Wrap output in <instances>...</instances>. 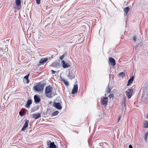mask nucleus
Returning a JSON list of instances; mask_svg holds the SVG:
<instances>
[{
	"instance_id": "f257e3e1",
	"label": "nucleus",
	"mask_w": 148,
	"mask_h": 148,
	"mask_svg": "<svg viewBox=\"0 0 148 148\" xmlns=\"http://www.w3.org/2000/svg\"><path fill=\"white\" fill-rule=\"evenodd\" d=\"M52 87L51 86L46 87L45 89V94L46 97L48 98H51Z\"/></svg>"
},
{
	"instance_id": "f03ea898",
	"label": "nucleus",
	"mask_w": 148,
	"mask_h": 148,
	"mask_svg": "<svg viewBox=\"0 0 148 148\" xmlns=\"http://www.w3.org/2000/svg\"><path fill=\"white\" fill-rule=\"evenodd\" d=\"M43 85L40 82L38 83L36 85L34 86L33 89L36 91L40 92L43 90Z\"/></svg>"
},
{
	"instance_id": "7ed1b4c3",
	"label": "nucleus",
	"mask_w": 148,
	"mask_h": 148,
	"mask_svg": "<svg viewBox=\"0 0 148 148\" xmlns=\"http://www.w3.org/2000/svg\"><path fill=\"white\" fill-rule=\"evenodd\" d=\"M133 91L132 89L129 88L125 92V94L128 99H129L131 98L132 95Z\"/></svg>"
},
{
	"instance_id": "20e7f679",
	"label": "nucleus",
	"mask_w": 148,
	"mask_h": 148,
	"mask_svg": "<svg viewBox=\"0 0 148 148\" xmlns=\"http://www.w3.org/2000/svg\"><path fill=\"white\" fill-rule=\"evenodd\" d=\"M53 106L58 110H61L62 108L61 104L60 102H54L53 104Z\"/></svg>"
},
{
	"instance_id": "39448f33",
	"label": "nucleus",
	"mask_w": 148,
	"mask_h": 148,
	"mask_svg": "<svg viewBox=\"0 0 148 148\" xmlns=\"http://www.w3.org/2000/svg\"><path fill=\"white\" fill-rule=\"evenodd\" d=\"M61 64H62L64 68H67L70 66V64L68 63L65 62L64 60H62L61 62Z\"/></svg>"
},
{
	"instance_id": "423d86ee",
	"label": "nucleus",
	"mask_w": 148,
	"mask_h": 148,
	"mask_svg": "<svg viewBox=\"0 0 148 148\" xmlns=\"http://www.w3.org/2000/svg\"><path fill=\"white\" fill-rule=\"evenodd\" d=\"M108 102V98L107 97H104L102 99H101V103L102 105L105 106L107 105Z\"/></svg>"
},
{
	"instance_id": "0eeeda50",
	"label": "nucleus",
	"mask_w": 148,
	"mask_h": 148,
	"mask_svg": "<svg viewBox=\"0 0 148 148\" xmlns=\"http://www.w3.org/2000/svg\"><path fill=\"white\" fill-rule=\"evenodd\" d=\"M78 87L77 84H76L74 85L73 88L71 93L73 94H74L77 92L78 91Z\"/></svg>"
},
{
	"instance_id": "6e6552de",
	"label": "nucleus",
	"mask_w": 148,
	"mask_h": 148,
	"mask_svg": "<svg viewBox=\"0 0 148 148\" xmlns=\"http://www.w3.org/2000/svg\"><path fill=\"white\" fill-rule=\"evenodd\" d=\"M29 121L28 120H26L24 124L21 129L22 131H24L25 129L28 127V123Z\"/></svg>"
},
{
	"instance_id": "1a4fd4ad",
	"label": "nucleus",
	"mask_w": 148,
	"mask_h": 148,
	"mask_svg": "<svg viewBox=\"0 0 148 148\" xmlns=\"http://www.w3.org/2000/svg\"><path fill=\"white\" fill-rule=\"evenodd\" d=\"M68 77L70 79H72L74 78L75 77V74L73 73L72 71H69V74L67 75Z\"/></svg>"
},
{
	"instance_id": "9d476101",
	"label": "nucleus",
	"mask_w": 148,
	"mask_h": 148,
	"mask_svg": "<svg viewBox=\"0 0 148 148\" xmlns=\"http://www.w3.org/2000/svg\"><path fill=\"white\" fill-rule=\"evenodd\" d=\"M50 58H42L39 61V63L41 64H43L48 60H49Z\"/></svg>"
},
{
	"instance_id": "9b49d317",
	"label": "nucleus",
	"mask_w": 148,
	"mask_h": 148,
	"mask_svg": "<svg viewBox=\"0 0 148 148\" xmlns=\"http://www.w3.org/2000/svg\"><path fill=\"white\" fill-rule=\"evenodd\" d=\"M109 60L112 65L114 66L115 65V60L113 58H110L109 59Z\"/></svg>"
},
{
	"instance_id": "f8f14e48",
	"label": "nucleus",
	"mask_w": 148,
	"mask_h": 148,
	"mask_svg": "<svg viewBox=\"0 0 148 148\" xmlns=\"http://www.w3.org/2000/svg\"><path fill=\"white\" fill-rule=\"evenodd\" d=\"M47 144L49 145V148H57L54 142H51L49 144V142H47Z\"/></svg>"
},
{
	"instance_id": "ddd939ff",
	"label": "nucleus",
	"mask_w": 148,
	"mask_h": 148,
	"mask_svg": "<svg viewBox=\"0 0 148 148\" xmlns=\"http://www.w3.org/2000/svg\"><path fill=\"white\" fill-rule=\"evenodd\" d=\"M34 101L36 103H39L40 101V98L36 95H35L34 97Z\"/></svg>"
},
{
	"instance_id": "4468645a",
	"label": "nucleus",
	"mask_w": 148,
	"mask_h": 148,
	"mask_svg": "<svg viewBox=\"0 0 148 148\" xmlns=\"http://www.w3.org/2000/svg\"><path fill=\"white\" fill-rule=\"evenodd\" d=\"M41 117L40 114L38 113V114H34L33 115L32 117L36 119H38V118Z\"/></svg>"
},
{
	"instance_id": "2eb2a0df",
	"label": "nucleus",
	"mask_w": 148,
	"mask_h": 148,
	"mask_svg": "<svg viewBox=\"0 0 148 148\" xmlns=\"http://www.w3.org/2000/svg\"><path fill=\"white\" fill-rule=\"evenodd\" d=\"M130 9L129 7H126L124 8V15L125 16L127 15Z\"/></svg>"
},
{
	"instance_id": "dca6fc26",
	"label": "nucleus",
	"mask_w": 148,
	"mask_h": 148,
	"mask_svg": "<svg viewBox=\"0 0 148 148\" xmlns=\"http://www.w3.org/2000/svg\"><path fill=\"white\" fill-rule=\"evenodd\" d=\"M32 103V101L31 100H28L25 105V107L29 108V107L30 105Z\"/></svg>"
},
{
	"instance_id": "f3484780",
	"label": "nucleus",
	"mask_w": 148,
	"mask_h": 148,
	"mask_svg": "<svg viewBox=\"0 0 148 148\" xmlns=\"http://www.w3.org/2000/svg\"><path fill=\"white\" fill-rule=\"evenodd\" d=\"M134 78L133 76H132L131 78L128 80V83L127 84V86L130 85L133 82Z\"/></svg>"
},
{
	"instance_id": "a211bd4d",
	"label": "nucleus",
	"mask_w": 148,
	"mask_h": 148,
	"mask_svg": "<svg viewBox=\"0 0 148 148\" xmlns=\"http://www.w3.org/2000/svg\"><path fill=\"white\" fill-rule=\"evenodd\" d=\"M122 112H125L126 110L125 104L124 101H122L121 104Z\"/></svg>"
},
{
	"instance_id": "6ab92c4d",
	"label": "nucleus",
	"mask_w": 148,
	"mask_h": 148,
	"mask_svg": "<svg viewBox=\"0 0 148 148\" xmlns=\"http://www.w3.org/2000/svg\"><path fill=\"white\" fill-rule=\"evenodd\" d=\"M30 73H28L24 77V78L27 80V83H28L29 82V81L28 79V77Z\"/></svg>"
},
{
	"instance_id": "aec40b11",
	"label": "nucleus",
	"mask_w": 148,
	"mask_h": 148,
	"mask_svg": "<svg viewBox=\"0 0 148 148\" xmlns=\"http://www.w3.org/2000/svg\"><path fill=\"white\" fill-rule=\"evenodd\" d=\"M15 3L17 6H19L21 4V0H16Z\"/></svg>"
},
{
	"instance_id": "412c9836",
	"label": "nucleus",
	"mask_w": 148,
	"mask_h": 148,
	"mask_svg": "<svg viewBox=\"0 0 148 148\" xmlns=\"http://www.w3.org/2000/svg\"><path fill=\"white\" fill-rule=\"evenodd\" d=\"M59 113V112L58 111H56L54 112L51 114L52 116H54L56 115H57L58 113Z\"/></svg>"
},
{
	"instance_id": "4be33fe9",
	"label": "nucleus",
	"mask_w": 148,
	"mask_h": 148,
	"mask_svg": "<svg viewBox=\"0 0 148 148\" xmlns=\"http://www.w3.org/2000/svg\"><path fill=\"white\" fill-rule=\"evenodd\" d=\"M111 90L110 88V86L108 85L106 88V91L107 92H111Z\"/></svg>"
},
{
	"instance_id": "5701e85b",
	"label": "nucleus",
	"mask_w": 148,
	"mask_h": 148,
	"mask_svg": "<svg viewBox=\"0 0 148 148\" xmlns=\"http://www.w3.org/2000/svg\"><path fill=\"white\" fill-rule=\"evenodd\" d=\"M144 127L145 128L148 127V121H145L144 123Z\"/></svg>"
},
{
	"instance_id": "b1692460",
	"label": "nucleus",
	"mask_w": 148,
	"mask_h": 148,
	"mask_svg": "<svg viewBox=\"0 0 148 148\" xmlns=\"http://www.w3.org/2000/svg\"><path fill=\"white\" fill-rule=\"evenodd\" d=\"M119 75L120 76H121L122 78H123L125 76V73L123 72L120 73Z\"/></svg>"
},
{
	"instance_id": "393cba45",
	"label": "nucleus",
	"mask_w": 148,
	"mask_h": 148,
	"mask_svg": "<svg viewBox=\"0 0 148 148\" xmlns=\"http://www.w3.org/2000/svg\"><path fill=\"white\" fill-rule=\"evenodd\" d=\"M63 82L64 84L66 86H68L69 85V83L67 81L64 80L63 81Z\"/></svg>"
},
{
	"instance_id": "a878e982",
	"label": "nucleus",
	"mask_w": 148,
	"mask_h": 148,
	"mask_svg": "<svg viewBox=\"0 0 148 148\" xmlns=\"http://www.w3.org/2000/svg\"><path fill=\"white\" fill-rule=\"evenodd\" d=\"M137 36H134L133 38V39L134 42H135L136 41V40L137 39Z\"/></svg>"
},
{
	"instance_id": "bb28decb",
	"label": "nucleus",
	"mask_w": 148,
	"mask_h": 148,
	"mask_svg": "<svg viewBox=\"0 0 148 148\" xmlns=\"http://www.w3.org/2000/svg\"><path fill=\"white\" fill-rule=\"evenodd\" d=\"M24 111L23 112H22L21 111H20L19 112V114L21 116H23L24 114Z\"/></svg>"
},
{
	"instance_id": "cd10ccee",
	"label": "nucleus",
	"mask_w": 148,
	"mask_h": 148,
	"mask_svg": "<svg viewBox=\"0 0 148 148\" xmlns=\"http://www.w3.org/2000/svg\"><path fill=\"white\" fill-rule=\"evenodd\" d=\"M64 56V54L63 55H62V56H60V57L59 58L61 60H62L63 59Z\"/></svg>"
},
{
	"instance_id": "c85d7f7f",
	"label": "nucleus",
	"mask_w": 148,
	"mask_h": 148,
	"mask_svg": "<svg viewBox=\"0 0 148 148\" xmlns=\"http://www.w3.org/2000/svg\"><path fill=\"white\" fill-rule=\"evenodd\" d=\"M57 64H56V63H53L52 64L51 66H52L56 67L57 66Z\"/></svg>"
},
{
	"instance_id": "c756f323",
	"label": "nucleus",
	"mask_w": 148,
	"mask_h": 148,
	"mask_svg": "<svg viewBox=\"0 0 148 148\" xmlns=\"http://www.w3.org/2000/svg\"><path fill=\"white\" fill-rule=\"evenodd\" d=\"M36 1V3L37 4H39L40 3V0H35Z\"/></svg>"
},
{
	"instance_id": "7c9ffc66",
	"label": "nucleus",
	"mask_w": 148,
	"mask_h": 148,
	"mask_svg": "<svg viewBox=\"0 0 148 148\" xmlns=\"http://www.w3.org/2000/svg\"><path fill=\"white\" fill-rule=\"evenodd\" d=\"M108 97L110 98H111L113 97V94H110L108 96Z\"/></svg>"
},
{
	"instance_id": "2f4dec72",
	"label": "nucleus",
	"mask_w": 148,
	"mask_h": 148,
	"mask_svg": "<svg viewBox=\"0 0 148 148\" xmlns=\"http://www.w3.org/2000/svg\"><path fill=\"white\" fill-rule=\"evenodd\" d=\"M51 71L52 72V73L53 75H54L55 73H56V71H54L52 70H51Z\"/></svg>"
},
{
	"instance_id": "473e14b6",
	"label": "nucleus",
	"mask_w": 148,
	"mask_h": 148,
	"mask_svg": "<svg viewBox=\"0 0 148 148\" xmlns=\"http://www.w3.org/2000/svg\"><path fill=\"white\" fill-rule=\"evenodd\" d=\"M9 39H6L4 40V42H5L7 43L8 42H9Z\"/></svg>"
},
{
	"instance_id": "72a5a7b5",
	"label": "nucleus",
	"mask_w": 148,
	"mask_h": 148,
	"mask_svg": "<svg viewBox=\"0 0 148 148\" xmlns=\"http://www.w3.org/2000/svg\"><path fill=\"white\" fill-rule=\"evenodd\" d=\"M147 136L145 135V141H147Z\"/></svg>"
},
{
	"instance_id": "f704fd0d",
	"label": "nucleus",
	"mask_w": 148,
	"mask_h": 148,
	"mask_svg": "<svg viewBox=\"0 0 148 148\" xmlns=\"http://www.w3.org/2000/svg\"><path fill=\"white\" fill-rule=\"evenodd\" d=\"M129 148H133L132 146L131 145H129Z\"/></svg>"
},
{
	"instance_id": "c9c22d12",
	"label": "nucleus",
	"mask_w": 148,
	"mask_h": 148,
	"mask_svg": "<svg viewBox=\"0 0 148 148\" xmlns=\"http://www.w3.org/2000/svg\"><path fill=\"white\" fill-rule=\"evenodd\" d=\"M145 135H146L148 136V132H147L146 133V134H145Z\"/></svg>"
},
{
	"instance_id": "e433bc0d",
	"label": "nucleus",
	"mask_w": 148,
	"mask_h": 148,
	"mask_svg": "<svg viewBox=\"0 0 148 148\" xmlns=\"http://www.w3.org/2000/svg\"><path fill=\"white\" fill-rule=\"evenodd\" d=\"M146 117L148 118V113L147 114V116H146Z\"/></svg>"
},
{
	"instance_id": "4c0bfd02",
	"label": "nucleus",
	"mask_w": 148,
	"mask_h": 148,
	"mask_svg": "<svg viewBox=\"0 0 148 148\" xmlns=\"http://www.w3.org/2000/svg\"><path fill=\"white\" fill-rule=\"evenodd\" d=\"M105 96H106V94H105Z\"/></svg>"
},
{
	"instance_id": "58836bf2",
	"label": "nucleus",
	"mask_w": 148,
	"mask_h": 148,
	"mask_svg": "<svg viewBox=\"0 0 148 148\" xmlns=\"http://www.w3.org/2000/svg\"><path fill=\"white\" fill-rule=\"evenodd\" d=\"M34 111L32 110V112H34Z\"/></svg>"
},
{
	"instance_id": "ea45409f",
	"label": "nucleus",
	"mask_w": 148,
	"mask_h": 148,
	"mask_svg": "<svg viewBox=\"0 0 148 148\" xmlns=\"http://www.w3.org/2000/svg\"><path fill=\"white\" fill-rule=\"evenodd\" d=\"M120 119V117H119V120Z\"/></svg>"
}]
</instances>
